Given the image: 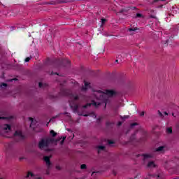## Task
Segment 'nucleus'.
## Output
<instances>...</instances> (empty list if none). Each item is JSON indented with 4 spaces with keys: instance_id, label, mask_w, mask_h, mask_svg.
I'll return each mask as SVG.
<instances>
[{
    "instance_id": "obj_1",
    "label": "nucleus",
    "mask_w": 179,
    "mask_h": 179,
    "mask_svg": "<svg viewBox=\"0 0 179 179\" xmlns=\"http://www.w3.org/2000/svg\"><path fill=\"white\" fill-rule=\"evenodd\" d=\"M114 94L115 92L113 90H106L105 92H103L100 90L96 91L94 94L97 100H101V102H94V101H93L91 103H87L86 105H84L83 108H87V107H90L92 104L95 107H99V106H100V104L102 103H105V107H106L107 103L110 100V97L114 96Z\"/></svg>"
},
{
    "instance_id": "obj_2",
    "label": "nucleus",
    "mask_w": 179,
    "mask_h": 179,
    "mask_svg": "<svg viewBox=\"0 0 179 179\" xmlns=\"http://www.w3.org/2000/svg\"><path fill=\"white\" fill-rule=\"evenodd\" d=\"M65 139H66V137H61L56 140H55L53 137L42 138L38 143V148L41 150L50 152L51 150L48 149L49 146H52V145H58V143L60 146H62L64 145V142H65Z\"/></svg>"
},
{
    "instance_id": "obj_3",
    "label": "nucleus",
    "mask_w": 179,
    "mask_h": 179,
    "mask_svg": "<svg viewBox=\"0 0 179 179\" xmlns=\"http://www.w3.org/2000/svg\"><path fill=\"white\" fill-rule=\"evenodd\" d=\"M59 96H66L69 97V103L70 104V107L74 110V111H78V108L79 106L76 104V101L79 100V96L77 94H72V91L70 90H63L59 93Z\"/></svg>"
},
{
    "instance_id": "obj_4",
    "label": "nucleus",
    "mask_w": 179,
    "mask_h": 179,
    "mask_svg": "<svg viewBox=\"0 0 179 179\" xmlns=\"http://www.w3.org/2000/svg\"><path fill=\"white\" fill-rule=\"evenodd\" d=\"M1 136H6V135L5 134L12 131V127H10V124H1Z\"/></svg>"
},
{
    "instance_id": "obj_5",
    "label": "nucleus",
    "mask_w": 179,
    "mask_h": 179,
    "mask_svg": "<svg viewBox=\"0 0 179 179\" xmlns=\"http://www.w3.org/2000/svg\"><path fill=\"white\" fill-rule=\"evenodd\" d=\"M50 159H51V156H45L43 157V160L46 164V166H47V170H46V173L45 174H47L48 176L50 175V171L51 170V167L52 166V164L51 163V161L50 160Z\"/></svg>"
},
{
    "instance_id": "obj_6",
    "label": "nucleus",
    "mask_w": 179,
    "mask_h": 179,
    "mask_svg": "<svg viewBox=\"0 0 179 179\" xmlns=\"http://www.w3.org/2000/svg\"><path fill=\"white\" fill-rule=\"evenodd\" d=\"M143 162H146V160H148V159H152L153 157V154L152 153H148V154H143Z\"/></svg>"
},
{
    "instance_id": "obj_7",
    "label": "nucleus",
    "mask_w": 179,
    "mask_h": 179,
    "mask_svg": "<svg viewBox=\"0 0 179 179\" xmlns=\"http://www.w3.org/2000/svg\"><path fill=\"white\" fill-rule=\"evenodd\" d=\"M14 136H17L20 139H23L24 136L21 131H16L14 134Z\"/></svg>"
},
{
    "instance_id": "obj_8",
    "label": "nucleus",
    "mask_w": 179,
    "mask_h": 179,
    "mask_svg": "<svg viewBox=\"0 0 179 179\" xmlns=\"http://www.w3.org/2000/svg\"><path fill=\"white\" fill-rule=\"evenodd\" d=\"M164 146H160L155 149V152H159V153H164Z\"/></svg>"
},
{
    "instance_id": "obj_9",
    "label": "nucleus",
    "mask_w": 179,
    "mask_h": 179,
    "mask_svg": "<svg viewBox=\"0 0 179 179\" xmlns=\"http://www.w3.org/2000/svg\"><path fill=\"white\" fill-rule=\"evenodd\" d=\"M147 167L156 168V167H157V166L156 165V164H155V162L150 161L148 162Z\"/></svg>"
},
{
    "instance_id": "obj_10",
    "label": "nucleus",
    "mask_w": 179,
    "mask_h": 179,
    "mask_svg": "<svg viewBox=\"0 0 179 179\" xmlns=\"http://www.w3.org/2000/svg\"><path fill=\"white\" fill-rule=\"evenodd\" d=\"M89 88V83L85 81V86L82 87L81 90L83 92H86Z\"/></svg>"
},
{
    "instance_id": "obj_11",
    "label": "nucleus",
    "mask_w": 179,
    "mask_h": 179,
    "mask_svg": "<svg viewBox=\"0 0 179 179\" xmlns=\"http://www.w3.org/2000/svg\"><path fill=\"white\" fill-rule=\"evenodd\" d=\"M47 86H48V85L45 83H39V87L41 89H45V87H47Z\"/></svg>"
},
{
    "instance_id": "obj_12",
    "label": "nucleus",
    "mask_w": 179,
    "mask_h": 179,
    "mask_svg": "<svg viewBox=\"0 0 179 179\" xmlns=\"http://www.w3.org/2000/svg\"><path fill=\"white\" fill-rule=\"evenodd\" d=\"M68 2H75V0H62L59 3H68Z\"/></svg>"
},
{
    "instance_id": "obj_13",
    "label": "nucleus",
    "mask_w": 179,
    "mask_h": 179,
    "mask_svg": "<svg viewBox=\"0 0 179 179\" xmlns=\"http://www.w3.org/2000/svg\"><path fill=\"white\" fill-rule=\"evenodd\" d=\"M104 149H106L105 146H103V145L98 146V153H100V150H103Z\"/></svg>"
},
{
    "instance_id": "obj_14",
    "label": "nucleus",
    "mask_w": 179,
    "mask_h": 179,
    "mask_svg": "<svg viewBox=\"0 0 179 179\" xmlns=\"http://www.w3.org/2000/svg\"><path fill=\"white\" fill-rule=\"evenodd\" d=\"M50 135H51V136H52V138H55V136H57V132H55L54 130H51Z\"/></svg>"
},
{
    "instance_id": "obj_15",
    "label": "nucleus",
    "mask_w": 179,
    "mask_h": 179,
    "mask_svg": "<svg viewBox=\"0 0 179 179\" xmlns=\"http://www.w3.org/2000/svg\"><path fill=\"white\" fill-rule=\"evenodd\" d=\"M81 170H86L87 169V166L86 164H83L80 165Z\"/></svg>"
},
{
    "instance_id": "obj_16",
    "label": "nucleus",
    "mask_w": 179,
    "mask_h": 179,
    "mask_svg": "<svg viewBox=\"0 0 179 179\" xmlns=\"http://www.w3.org/2000/svg\"><path fill=\"white\" fill-rule=\"evenodd\" d=\"M30 176L34 177V175L31 172H28V173L27 174L26 178H29V177H30Z\"/></svg>"
},
{
    "instance_id": "obj_17",
    "label": "nucleus",
    "mask_w": 179,
    "mask_h": 179,
    "mask_svg": "<svg viewBox=\"0 0 179 179\" xmlns=\"http://www.w3.org/2000/svg\"><path fill=\"white\" fill-rule=\"evenodd\" d=\"M136 30H139V29H138V27L129 29V31H136Z\"/></svg>"
},
{
    "instance_id": "obj_18",
    "label": "nucleus",
    "mask_w": 179,
    "mask_h": 179,
    "mask_svg": "<svg viewBox=\"0 0 179 179\" xmlns=\"http://www.w3.org/2000/svg\"><path fill=\"white\" fill-rule=\"evenodd\" d=\"M167 134H171L173 132V129L171 128L166 129Z\"/></svg>"
},
{
    "instance_id": "obj_19",
    "label": "nucleus",
    "mask_w": 179,
    "mask_h": 179,
    "mask_svg": "<svg viewBox=\"0 0 179 179\" xmlns=\"http://www.w3.org/2000/svg\"><path fill=\"white\" fill-rule=\"evenodd\" d=\"M155 177H157V179H164V178L160 175H155Z\"/></svg>"
},
{
    "instance_id": "obj_20",
    "label": "nucleus",
    "mask_w": 179,
    "mask_h": 179,
    "mask_svg": "<svg viewBox=\"0 0 179 179\" xmlns=\"http://www.w3.org/2000/svg\"><path fill=\"white\" fill-rule=\"evenodd\" d=\"M158 115H159V117H161V118H163L164 117L163 115V113H162V112H160V110H158Z\"/></svg>"
},
{
    "instance_id": "obj_21",
    "label": "nucleus",
    "mask_w": 179,
    "mask_h": 179,
    "mask_svg": "<svg viewBox=\"0 0 179 179\" xmlns=\"http://www.w3.org/2000/svg\"><path fill=\"white\" fill-rule=\"evenodd\" d=\"M136 17H142V14H141V13H137V14L136 15L135 18L136 19Z\"/></svg>"
},
{
    "instance_id": "obj_22",
    "label": "nucleus",
    "mask_w": 179,
    "mask_h": 179,
    "mask_svg": "<svg viewBox=\"0 0 179 179\" xmlns=\"http://www.w3.org/2000/svg\"><path fill=\"white\" fill-rule=\"evenodd\" d=\"M1 87H6V86H8V84L3 83H1Z\"/></svg>"
},
{
    "instance_id": "obj_23",
    "label": "nucleus",
    "mask_w": 179,
    "mask_h": 179,
    "mask_svg": "<svg viewBox=\"0 0 179 179\" xmlns=\"http://www.w3.org/2000/svg\"><path fill=\"white\" fill-rule=\"evenodd\" d=\"M108 143L109 145H113V144H114V141H111V140H108Z\"/></svg>"
},
{
    "instance_id": "obj_24",
    "label": "nucleus",
    "mask_w": 179,
    "mask_h": 179,
    "mask_svg": "<svg viewBox=\"0 0 179 179\" xmlns=\"http://www.w3.org/2000/svg\"><path fill=\"white\" fill-rule=\"evenodd\" d=\"M136 125H138V123L134 122V123H132V124H131V128H134V127H135V126H136Z\"/></svg>"
},
{
    "instance_id": "obj_25",
    "label": "nucleus",
    "mask_w": 179,
    "mask_h": 179,
    "mask_svg": "<svg viewBox=\"0 0 179 179\" xmlns=\"http://www.w3.org/2000/svg\"><path fill=\"white\" fill-rule=\"evenodd\" d=\"M30 59H31V57H27L25 59V62H29L30 61Z\"/></svg>"
},
{
    "instance_id": "obj_26",
    "label": "nucleus",
    "mask_w": 179,
    "mask_h": 179,
    "mask_svg": "<svg viewBox=\"0 0 179 179\" xmlns=\"http://www.w3.org/2000/svg\"><path fill=\"white\" fill-rule=\"evenodd\" d=\"M62 168L60 166H59V165L56 166V170H62Z\"/></svg>"
},
{
    "instance_id": "obj_27",
    "label": "nucleus",
    "mask_w": 179,
    "mask_h": 179,
    "mask_svg": "<svg viewBox=\"0 0 179 179\" xmlns=\"http://www.w3.org/2000/svg\"><path fill=\"white\" fill-rule=\"evenodd\" d=\"M106 21H107V20H106V19H101V23H102V24H104Z\"/></svg>"
},
{
    "instance_id": "obj_28",
    "label": "nucleus",
    "mask_w": 179,
    "mask_h": 179,
    "mask_svg": "<svg viewBox=\"0 0 179 179\" xmlns=\"http://www.w3.org/2000/svg\"><path fill=\"white\" fill-rule=\"evenodd\" d=\"M29 121H31V125H30V127H31V125H33V118L29 117Z\"/></svg>"
},
{
    "instance_id": "obj_29",
    "label": "nucleus",
    "mask_w": 179,
    "mask_h": 179,
    "mask_svg": "<svg viewBox=\"0 0 179 179\" xmlns=\"http://www.w3.org/2000/svg\"><path fill=\"white\" fill-rule=\"evenodd\" d=\"M140 115H141V117H143V115H145V112L144 111L141 112L140 113Z\"/></svg>"
},
{
    "instance_id": "obj_30",
    "label": "nucleus",
    "mask_w": 179,
    "mask_h": 179,
    "mask_svg": "<svg viewBox=\"0 0 179 179\" xmlns=\"http://www.w3.org/2000/svg\"><path fill=\"white\" fill-rule=\"evenodd\" d=\"M96 173H97V172H92V177H94V178H96V176H94V174H96Z\"/></svg>"
},
{
    "instance_id": "obj_31",
    "label": "nucleus",
    "mask_w": 179,
    "mask_h": 179,
    "mask_svg": "<svg viewBox=\"0 0 179 179\" xmlns=\"http://www.w3.org/2000/svg\"><path fill=\"white\" fill-rule=\"evenodd\" d=\"M65 61H66V62L68 64V65H70V64H71V62H70L69 60H68V59H66Z\"/></svg>"
},
{
    "instance_id": "obj_32",
    "label": "nucleus",
    "mask_w": 179,
    "mask_h": 179,
    "mask_svg": "<svg viewBox=\"0 0 179 179\" xmlns=\"http://www.w3.org/2000/svg\"><path fill=\"white\" fill-rule=\"evenodd\" d=\"M117 125H118V127H121V125H122V122H119L117 123Z\"/></svg>"
},
{
    "instance_id": "obj_33",
    "label": "nucleus",
    "mask_w": 179,
    "mask_h": 179,
    "mask_svg": "<svg viewBox=\"0 0 179 179\" xmlns=\"http://www.w3.org/2000/svg\"><path fill=\"white\" fill-rule=\"evenodd\" d=\"M159 1H166V0H154L153 2H154V3H155V2H159Z\"/></svg>"
},
{
    "instance_id": "obj_34",
    "label": "nucleus",
    "mask_w": 179,
    "mask_h": 179,
    "mask_svg": "<svg viewBox=\"0 0 179 179\" xmlns=\"http://www.w3.org/2000/svg\"><path fill=\"white\" fill-rule=\"evenodd\" d=\"M82 115H83V117H89V115H87V114Z\"/></svg>"
},
{
    "instance_id": "obj_35",
    "label": "nucleus",
    "mask_w": 179,
    "mask_h": 179,
    "mask_svg": "<svg viewBox=\"0 0 179 179\" xmlns=\"http://www.w3.org/2000/svg\"><path fill=\"white\" fill-rule=\"evenodd\" d=\"M34 179H41V178L38 176H36V177H34Z\"/></svg>"
},
{
    "instance_id": "obj_36",
    "label": "nucleus",
    "mask_w": 179,
    "mask_h": 179,
    "mask_svg": "<svg viewBox=\"0 0 179 179\" xmlns=\"http://www.w3.org/2000/svg\"><path fill=\"white\" fill-rule=\"evenodd\" d=\"M13 80H15V79H10L8 80V82H13Z\"/></svg>"
},
{
    "instance_id": "obj_37",
    "label": "nucleus",
    "mask_w": 179,
    "mask_h": 179,
    "mask_svg": "<svg viewBox=\"0 0 179 179\" xmlns=\"http://www.w3.org/2000/svg\"><path fill=\"white\" fill-rule=\"evenodd\" d=\"M164 115H169V113H167V112H164Z\"/></svg>"
},
{
    "instance_id": "obj_38",
    "label": "nucleus",
    "mask_w": 179,
    "mask_h": 179,
    "mask_svg": "<svg viewBox=\"0 0 179 179\" xmlns=\"http://www.w3.org/2000/svg\"><path fill=\"white\" fill-rule=\"evenodd\" d=\"M51 75H57V73L52 72Z\"/></svg>"
},
{
    "instance_id": "obj_39",
    "label": "nucleus",
    "mask_w": 179,
    "mask_h": 179,
    "mask_svg": "<svg viewBox=\"0 0 179 179\" xmlns=\"http://www.w3.org/2000/svg\"><path fill=\"white\" fill-rule=\"evenodd\" d=\"M92 117H94V118H96V115H94V113H93V115H92Z\"/></svg>"
},
{
    "instance_id": "obj_40",
    "label": "nucleus",
    "mask_w": 179,
    "mask_h": 179,
    "mask_svg": "<svg viewBox=\"0 0 179 179\" xmlns=\"http://www.w3.org/2000/svg\"><path fill=\"white\" fill-rule=\"evenodd\" d=\"M106 125H110V122H108L106 123Z\"/></svg>"
},
{
    "instance_id": "obj_41",
    "label": "nucleus",
    "mask_w": 179,
    "mask_h": 179,
    "mask_svg": "<svg viewBox=\"0 0 179 179\" xmlns=\"http://www.w3.org/2000/svg\"><path fill=\"white\" fill-rule=\"evenodd\" d=\"M129 116H124V118H128Z\"/></svg>"
},
{
    "instance_id": "obj_42",
    "label": "nucleus",
    "mask_w": 179,
    "mask_h": 179,
    "mask_svg": "<svg viewBox=\"0 0 179 179\" xmlns=\"http://www.w3.org/2000/svg\"><path fill=\"white\" fill-rule=\"evenodd\" d=\"M3 120V119H5V117H0V120Z\"/></svg>"
},
{
    "instance_id": "obj_43",
    "label": "nucleus",
    "mask_w": 179,
    "mask_h": 179,
    "mask_svg": "<svg viewBox=\"0 0 179 179\" xmlns=\"http://www.w3.org/2000/svg\"><path fill=\"white\" fill-rule=\"evenodd\" d=\"M100 120H101L100 118H99V119H97V122H99V121H100Z\"/></svg>"
},
{
    "instance_id": "obj_44",
    "label": "nucleus",
    "mask_w": 179,
    "mask_h": 179,
    "mask_svg": "<svg viewBox=\"0 0 179 179\" xmlns=\"http://www.w3.org/2000/svg\"><path fill=\"white\" fill-rule=\"evenodd\" d=\"M120 106H116L115 109L117 110V108H118Z\"/></svg>"
},
{
    "instance_id": "obj_45",
    "label": "nucleus",
    "mask_w": 179,
    "mask_h": 179,
    "mask_svg": "<svg viewBox=\"0 0 179 179\" xmlns=\"http://www.w3.org/2000/svg\"><path fill=\"white\" fill-rule=\"evenodd\" d=\"M51 121H52V119H50V122H51Z\"/></svg>"
},
{
    "instance_id": "obj_46",
    "label": "nucleus",
    "mask_w": 179,
    "mask_h": 179,
    "mask_svg": "<svg viewBox=\"0 0 179 179\" xmlns=\"http://www.w3.org/2000/svg\"><path fill=\"white\" fill-rule=\"evenodd\" d=\"M67 131H71V129H68Z\"/></svg>"
},
{
    "instance_id": "obj_47",
    "label": "nucleus",
    "mask_w": 179,
    "mask_h": 179,
    "mask_svg": "<svg viewBox=\"0 0 179 179\" xmlns=\"http://www.w3.org/2000/svg\"><path fill=\"white\" fill-rule=\"evenodd\" d=\"M173 117H174V113H172Z\"/></svg>"
},
{
    "instance_id": "obj_48",
    "label": "nucleus",
    "mask_w": 179,
    "mask_h": 179,
    "mask_svg": "<svg viewBox=\"0 0 179 179\" xmlns=\"http://www.w3.org/2000/svg\"><path fill=\"white\" fill-rule=\"evenodd\" d=\"M151 17H153V18H155V16H151Z\"/></svg>"
},
{
    "instance_id": "obj_49",
    "label": "nucleus",
    "mask_w": 179,
    "mask_h": 179,
    "mask_svg": "<svg viewBox=\"0 0 179 179\" xmlns=\"http://www.w3.org/2000/svg\"><path fill=\"white\" fill-rule=\"evenodd\" d=\"M115 62H118V60H115Z\"/></svg>"
}]
</instances>
